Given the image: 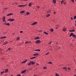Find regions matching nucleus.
I'll return each instance as SVG.
<instances>
[{"label": "nucleus", "mask_w": 76, "mask_h": 76, "mask_svg": "<svg viewBox=\"0 0 76 76\" xmlns=\"http://www.w3.org/2000/svg\"><path fill=\"white\" fill-rule=\"evenodd\" d=\"M41 42V41L40 40H37L36 41V44H39Z\"/></svg>", "instance_id": "nucleus-1"}, {"label": "nucleus", "mask_w": 76, "mask_h": 76, "mask_svg": "<svg viewBox=\"0 0 76 76\" xmlns=\"http://www.w3.org/2000/svg\"><path fill=\"white\" fill-rule=\"evenodd\" d=\"M37 23H38L37 22L34 23L33 24H32V26H34V25H35Z\"/></svg>", "instance_id": "nucleus-2"}, {"label": "nucleus", "mask_w": 76, "mask_h": 76, "mask_svg": "<svg viewBox=\"0 0 76 76\" xmlns=\"http://www.w3.org/2000/svg\"><path fill=\"white\" fill-rule=\"evenodd\" d=\"M25 12V11L24 10L21 11L20 12V14H22V13H23Z\"/></svg>", "instance_id": "nucleus-3"}, {"label": "nucleus", "mask_w": 76, "mask_h": 76, "mask_svg": "<svg viewBox=\"0 0 76 76\" xmlns=\"http://www.w3.org/2000/svg\"><path fill=\"white\" fill-rule=\"evenodd\" d=\"M13 14L12 13H10V14H8L7 15V16H10V15H12Z\"/></svg>", "instance_id": "nucleus-4"}, {"label": "nucleus", "mask_w": 76, "mask_h": 76, "mask_svg": "<svg viewBox=\"0 0 76 76\" xmlns=\"http://www.w3.org/2000/svg\"><path fill=\"white\" fill-rule=\"evenodd\" d=\"M26 69H25V70L22 71V72H21V73H25V72H26Z\"/></svg>", "instance_id": "nucleus-5"}, {"label": "nucleus", "mask_w": 76, "mask_h": 76, "mask_svg": "<svg viewBox=\"0 0 76 76\" xmlns=\"http://www.w3.org/2000/svg\"><path fill=\"white\" fill-rule=\"evenodd\" d=\"M38 55H39V54H38L35 53L33 55V56H38Z\"/></svg>", "instance_id": "nucleus-6"}, {"label": "nucleus", "mask_w": 76, "mask_h": 76, "mask_svg": "<svg viewBox=\"0 0 76 76\" xmlns=\"http://www.w3.org/2000/svg\"><path fill=\"white\" fill-rule=\"evenodd\" d=\"M32 5V3L31 2H30V3L28 4V6L29 7H30V6H31Z\"/></svg>", "instance_id": "nucleus-7"}, {"label": "nucleus", "mask_w": 76, "mask_h": 76, "mask_svg": "<svg viewBox=\"0 0 76 76\" xmlns=\"http://www.w3.org/2000/svg\"><path fill=\"white\" fill-rule=\"evenodd\" d=\"M6 38V37L4 36V37H1V39H4V38Z\"/></svg>", "instance_id": "nucleus-8"}, {"label": "nucleus", "mask_w": 76, "mask_h": 76, "mask_svg": "<svg viewBox=\"0 0 76 76\" xmlns=\"http://www.w3.org/2000/svg\"><path fill=\"white\" fill-rule=\"evenodd\" d=\"M53 2L54 4H55L56 3V0H53Z\"/></svg>", "instance_id": "nucleus-9"}, {"label": "nucleus", "mask_w": 76, "mask_h": 76, "mask_svg": "<svg viewBox=\"0 0 76 76\" xmlns=\"http://www.w3.org/2000/svg\"><path fill=\"white\" fill-rule=\"evenodd\" d=\"M8 69H5V73H7L8 72Z\"/></svg>", "instance_id": "nucleus-10"}, {"label": "nucleus", "mask_w": 76, "mask_h": 76, "mask_svg": "<svg viewBox=\"0 0 76 76\" xmlns=\"http://www.w3.org/2000/svg\"><path fill=\"white\" fill-rule=\"evenodd\" d=\"M34 51H40V50L37 49V50H34Z\"/></svg>", "instance_id": "nucleus-11"}, {"label": "nucleus", "mask_w": 76, "mask_h": 76, "mask_svg": "<svg viewBox=\"0 0 76 76\" xmlns=\"http://www.w3.org/2000/svg\"><path fill=\"white\" fill-rule=\"evenodd\" d=\"M35 39H39V37H37L35 38Z\"/></svg>", "instance_id": "nucleus-12"}, {"label": "nucleus", "mask_w": 76, "mask_h": 76, "mask_svg": "<svg viewBox=\"0 0 76 76\" xmlns=\"http://www.w3.org/2000/svg\"><path fill=\"white\" fill-rule=\"evenodd\" d=\"M73 32L71 33L70 35V37H72V36H73Z\"/></svg>", "instance_id": "nucleus-13"}, {"label": "nucleus", "mask_w": 76, "mask_h": 76, "mask_svg": "<svg viewBox=\"0 0 76 76\" xmlns=\"http://www.w3.org/2000/svg\"><path fill=\"white\" fill-rule=\"evenodd\" d=\"M50 31L51 32H53V31H54V29H53V28H51L50 29Z\"/></svg>", "instance_id": "nucleus-14"}, {"label": "nucleus", "mask_w": 76, "mask_h": 76, "mask_svg": "<svg viewBox=\"0 0 76 76\" xmlns=\"http://www.w3.org/2000/svg\"><path fill=\"white\" fill-rule=\"evenodd\" d=\"M66 30V29L65 28H64L63 29V31H65Z\"/></svg>", "instance_id": "nucleus-15"}, {"label": "nucleus", "mask_w": 76, "mask_h": 76, "mask_svg": "<svg viewBox=\"0 0 76 76\" xmlns=\"http://www.w3.org/2000/svg\"><path fill=\"white\" fill-rule=\"evenodd\" d=\"M31 64H35V62H32L31 61Z\"/></svg>", "instance_id": "nucleus-16"}, {"label": "nucleus", "mask_w": 76, "mask_h": 76, "mask_svg": "<svg viewBox=\"0 0 76 76\" xmlns=\"http://www.w3.org/2000/svg\"><path fill=\"white\" fill-rule=\"evenodd\" d=\"M4 71L1 72V75H3V73H4Z\"/></svg>", "instance_id": "nucleus-17"}, {"label": "nucleus", "mask_w": 76, "mask_h": 76, "mask_svg": "<svg viewBox=\"0 0 76 76\" xmlns=\"http://www.w3.org/2000/svg\"><path fill=\"white\" fill-rule=\"evenodd\" d=\"M31 62H32V61H31V62H30L28 64V66H30L31 64Z\"/></svg>", "instance_id": "nucleus-18"}, {"label": "nucleus", "mask_w": 76, "mask_h": 76, "mask_svg": "<svg viewBox=\"0 0 76 76\" xmlns=\"http://www.w3.org/2000/svg\"><path fill=\"white\" fill-rule=\"evenodd\" d=\"M36 58V57L34 56V57L31 58H30V59H34V58Z\"/></svg>", "instance_id": "nucleus-19"}, {"label": "nucleus", "mask_w": 76, "mask_h": 76, "mask_svg": "<svg viewBox=\"0 0 76 76\" xmlns=\"http://www.w3.org/2000/svg\"><path fill=\"white\" fill-rule=\"evenodd\" d=\"M10 25V24L9 23H6V25H7V26H9Z\"/></svg>", "instance_id": "nucleus-20"}, {"label": "nucleus", "mask_w": 76, "mask_h": 76, "mask_svg": "<svg viewBox=\"0 0 76 76\" xmlns=\"http://www.w3.org/2000/svg\"><path fill=\"white\" fill-rule=\"evenodd\" d=\"M50 14H48V15H47L46 16L47 18H48V17H49V16H50Z\"/></svg>", "instance_id": "nucleus-21"}, {"label": "nucleus", "mask_w": 76, "mask_h": 76, "mask_svg": "<svg viewBox=\"0 0 76 76\" xmlns=\"http://www.w3.org/2000/svg\"><path fill=\"white\" fill-rule=\"evenodd\" d=\"M26 15H29V12H27V13H26Z\"/></svg>", "instance_id": "nucleus-22"}, {"label": "nucleus", "mask_w": 76, "mask_h": 76, "mask_svg": "<svg viewBox=\"0 0 76 76\" xmlns=\"http://www.w3.org/2000/svg\"><path fill=\"white\" fill-rule=\"evenodd\" d=\"M75 30H70L69 31V32H75Z\"/></svg>", "instance_id": "nucleus-23"}, {"label": "nucleus", "mask_w": 76, "mask_h": 76, "mask_svg": "<svg viewBox=\"0 0 76 76\" xmlns=\"http://www.w3.org/2000/svg\"><path fill=\"white\" fill-rule=\"evenodd\" d=\"M23 5H18V7H23Z\"/></svg>", "instance_id": "nucleus-24"}, {"label": "nucleus", "mask_w": 76, "mask_h": 76, "mask_svg": "<svg viewBox=\"0 0 76 76\" xmlns=\"http://www.w3.org/2000/svg\"><path fill=\"white\" fill-rule=\"evenodd\" d=\"M56 27H56V29H58V25H56Z\"/></svg>", "instance_id": "nucleus-25"}, {"label": "nucleus", "mask_w": 76, "mask_h": 76, "mask_svg": "<svg viewBox=\"0 0 76 76\" xmlns=\"http://www.w3.org/2000/svg\"><path fill=\"white\" fill-rule=\"evenodd\" d=\"M19 39H20V38L19 37H17V41H18V40H19Z\"/></svg>", "instance_id": "nucleus-26"}, {"label": "nucleus", "mask_w": 76, "mask_h": 76, "mask_svg": "<svg viewBox=\"0 0 76 76\" xmlns=\"http://www.w3.org/2000/svg\"><path fill=\"white\" fill-rule=\"evenodd\" d=\"M10 21H14V19H10Z\"/></svg>", "instance_id": "nucleus-27"}, {"label": "nucleus", "mask_w": 76, "mask_h": 76, "mask_svg": "<svg viewBox=\"0 0 76 76\" xmlns=\"http://www.w3.org/2000/svg\"><path fill=\"white\" fill-rule=\"evenodd\" d=\"M72 37H76V36L75 34H73L72 35Z\"/></svg>", "instance_id": "nucleus-28"}, {"label": "nucleus", "mask_w": 76, "mask_h": 76, "mask_svg": "<svg viewBox=\"0 0 76 76\" xmlns=\"http://www.w3.org/2000/svg\"><path fill=\"white\" fill-rule=\"evenodd\" d=\"M63 69H67V67H64L63 68Z\"/></svg>", "instance_id": "nucleus-29"}, {"label": "nucleus", "mask_w": 76, "mask_h": 76, "mask_svg": "<svg viewBox=\"0 0 76 76\" xmlns=\"http://www.w3.org/2000/svg\"><path fill=\"white\" fill-rule=\"evenodd\" d=\"M56 76H59V75H58V74L56 73Z\"/></svg>", "instance_id": "nucleus-30"}, {"label": "nucleus", "mask_w": 76, "mask_h": 76, "mask_svg": "<svg viewBox=\"0 0 76 76\" xmlns=\"http://www.w3.org/2000/svg\"><path fill=\"white\" fill-rule=\"evenodd\" d=\"M64 1L63 0H62L61 2V4H62V3H63V2H64Z\"/></svg>", "instance_id": "nucleus-31"}, {"label": "nucleus", "mask_w": 76, "mask_h": 76, "mask_svg": "<svg viewBox=\"0 0 76 76\" xmlns=\"http://www.w3.org/2000/svg\"><path fill=\"white\" fill-rule=\"evenodd\" d=\"M52 42H52V41H51V42H50L49 43V44H50V45H51V44H52Z\"/></svg>", "instance_id": "nucleus-32"}, {"label": "nucleus", "mask_w": 76, "mask_h": 76, "mask_svg": "<svg viewBox=\"0 0 76 76\" xmlns=\"http://www.w3.org/2000/svg\"><path fill=\"white\" fill-rule=\"evenodd\" d=\"M8 43V42H5L4 43V45H6V44H7Z\"/></svg>", "instance_id": "nucleus-33"}, {"label": "nucleus", "mask_w": 76, "mask_h": 76, "mask_svg": "<svg viewBox=\"0 0 76 76\" xmlns=\"http://www.w3.org/2000/svg\"><path fill=\"white\" fill-rule=\"evenodd\" d=\"M48 63L49 64H52V63H52V62H49Z\"/></svg>", "instance_id": "nucleus-34"}, {"label": "nucleus", "mask_w": 76, "mask_h": 76, "mask_svg": "<svg viewBox=\"0 0 76 76\" xmlns=\"http://www.w3.org/2000/svg\"><path fill=\"white\" fill-rule=\"evenodd\" d=\"M44 33L45 34H46V35H48V33H47L46 32H44Z\"/></svg>", "instance_id": "nucleus-35"}, {"label": "nucleus", "mask_w": 76, "mask_h": 76, "mask_svg": "<svg viewBox=\"0 0 76 76\" xmlns=\"http://www.w3.org/2000/svg\"><path fill=\"white\" fill-rule=\"evenodd\" d=\"M17 76H21L20 74H18Z\"/></svg>", "instance_id": "nucleus-36"}, {"label": "nucleus", "mask_w": 76, "mask_h": 76, "mask_svg": "<svg viewBox=\"0 0 76 76\" xmlns=\"http://www.w3.org/2000/svg\"><path fill=\"white\" fill-rule=\"evenodd\" d=\"M74 19H76V15L74 17Z\"/></svg>", "instance_id": "nucleus-37"}, {"label": "nucleus", "mask_w": 76, "mask_h": 76, "mask_svg": "<svg viewBox=\"0 0 76 76\" xmlns=\"http://www.w3.org/2000/svg\"><path fill=\"white\" fill-rule=\"evenodd\" d=\"M68 70H70L71 69L69 67H68Z\"/></svg>", "instance_id": "nucleus-38"}, {"label": "nucleus", "mask_w": 76, "mask_h": 76, "mask_svg": "<svg viewBox=\"0 0 76 76\" xmlns=\"http://www.w3.org/2000/svg\"><path fill=\"white\" fill-rule=\"evenodd\" d=\"M50 12H51V10H50L47 12V13H50Z\"/></svg>", "instance_id": "nucleus-39"}, {"label": "nucleus", "mask_w": 76, "mask_h": 76, "mask_svg": "<svg viewBox=\"0 0 76 76\" xmlns=\"http://www.w3.org/2000/svg\"><path fill=\"white\" fill-rule=\"evenodd\" d=\"M26 44H28V41H26L25 42Z\"/></svg>", "instance_id": "nucleus-40"}, {"label": "nucleus", "mask_w": 76, "mask_h": 76, "mask_svg": "<svg viewBox=\"0 0 76 76\" xmlns=\"http://www.w3.org/2000/svg\"><path fill=\"white\" fill-rule=\"evenodd\" d=\"M37 8H38V9H39V8H40V7H39V6H37Z\"/></svg>", "instance_id": "nucleus-41"}, {"label": "nucleus", "mask_w": 76, "mask_h": 76, "mask_svg": "<svg viewBox=\"0 0 76 76\" xmlns=\"http://www.w3.org/2000/svg\"><path fill=\"white\" fill-rule=\"evenodd\" d=\"M24 63H25L26 61H27V60H26L24 61Z\"/></svg>", "instance_id": "nucleus-42"}, {"label": "nucleus", "mask_w": 76, "mask_h": 76, "mask_svg": "<svg viewBox=\"0 0 76 76\" xmlns=\"http://www.w3.org/2000/svg\"><path fill=\"white\" fill-rule=\"evenodd\" d=\"M71 1H72V2H73V3L75 2V1H74V0H71Z\"/></svg>", "instance_id": "nucleus-43"}, {"label": "nucleus", "mask_w": 76, "mask_h": 76, "mask_svg": "<svg viewBox=\"0 0 76 76\" xmlns=\"http://www.w3.org/2000/svg\"><path fill=\"white\" fill-rule=\"evenodd\" d=\"M71 19L72 20H73V18L72 17H71Z\"/></svg>", "instance_id": "nucleus-44"}, {"label": "nucleus", "mask_w": 76, "mask_h": 76, "mask_svg": "<svg viewBox=\"0 0 76 76\" xmlns=\"http://www.w3.org/2000/svg\"><path fill=\"white\" fill-rule=\"evenodd\" d=\"M3 20H4L5 19V17H3Z\"/></svg>", "instance_id": "nucleus-45"}, {"label": "nucleus", "mask_w": 76, "mask_h": 76, "mask_svg": "<svg viewBox=\"0 0 76 76\" xmlns=\"http://www.w3.org/2000/svg\"><path fill=\"white\" fill-rule=\"evenodd\" d=\"M8 21H10V19H8Z\"/></svg>", "instance_id": "nucleus-46"}, {"label": "nucleus", "mask_w": 76, "mask_h": 76, "mask_svg": "<svg viewBox=\"0 0 76 76\" xmlns=\"http://www.w3.org/2000/svg\"><path fill=\"white\" fill-rule=\"evenodd\" d=\"M43 69H46V67H43Z\"/></svg>", "instance_id": "nucleus-47"}, {"label": "nucleus", "mask_w": 76, "mask_h": 76, "mask_svg": "<svg viewBox=\"0 0 76 76\" xmlns=\"http://www.w3.org/2000/svg\"><path fill=\"white\" fill-rule=\"evenodd\" d=\"M20 33H22V32H23V31H20Z\"/></svg>", "instance_id": "nucleus-48"}, {"label": "nucleus", "mask_w": 76, "mask_h": 76, "mask_svg": "<svg viewBox=\"0 0 76 76\" xmlns=\"http://www.w3.org/2000/svg\"><path fill=\"white\" fill-rule=\"evenodd\" d=\"M49 54V53H47L46 54V55H47Z\"/></svg>", "instance_id": "nucleus-49"}, {"label": "nucleus", "mask_w": 76, "mask_h": 76, "mask_svg": "<svg viewBox=\"0 0 76 76\" xmlns=\"http://www.w3.org/2000/svg\"><path fill=\"white\" fill-rule=\"evenodd\" d=\"M33 70H37V69L35 68Z\"/></svg>", "instance_id": "nucleus-50"}, {"label": "nucleus", "mask_w": 76, "mask_h": 76, "mask_svg": "<svg viewBox=\"0 0 76 76\" xmlns=\"http://www.w3.org/2000/svg\"><path fill=\"white\" fill-rule=\"evenodd\" d=\"M53 13H54V14L55 15V14H56V12H53Z\"/></svg>", "instance_id": "nucleus-51"}, {"label": "nucleus", "mask_w": 76, "mask_h": 76, "mask_svg": "<svg viewBox=\"0 0 76 76\" xmlns=\"http://www.w3.org/2000/svg\"><path fill=\"white\" fill-rule=\"evenodd\" d=\"M8 50H9V51H10V48H9L8 49Z\"/></svg>", "instance_id": "nucleus-52"}, {"label": "nucleus", "mask_w": 76, "mask_h": 76, "mask_svg": "<svg viewBox=\"0 0 76 76\" xmlns=\"http://www.w3.org/2000/svg\"><path fill=\"white\" fill-rule=\"evenodd\" d=\"M31 42H28V44H29V43H31Z\"/></svg>", "instance_id": "nucleus-53"}, {"label": "nucleus", "mask_w": 76, "mask_h": 76, "mask_svg": "<svg viewBox=\"0 0 76 76\" xmlns=\"http://www.w3.org/2000/svg\"><path fill=\"white\" fill-rule=\"evenodd\" d=\"M22 63L23 64V63H25V62H24V61H23V62H22Z\"/></svg>", "instance_id": "nucleus-54"}, {"label": "nucleus", "mask_w": 76, "mask_h": 76, "mask_svg": "<svg viewBox=\"0 0 76 76\" xmlns=\"http://www.w3.org/2000/svg\"><path fill=\"white\" fill-rule=\"evenodd\" d=\"M26 5H23V7L25 6H26Z\"/></svg>", "instance_id": "nucleus-55"}, {"label": "nucleus", "mask_w": 76, "mask_h": 76, "mask_svg": "<svg viewBox=\"0 0 76 76\" xmlns=\"http://www.w3.org/2000/svg\"><path fill=\"white\" fill-rule=\"evenodd\" d=\"M3 22H4V21H5V19L3 20Z\"/></svg>", "instance_id": "nucleus-56"}, {"label": "nucleus", "mask_w": 76, "mask_h": 76, "mask_svg": "<svg viewBox=\"0 0 76 76\" xmlns=\"http://www.w3.org/2000/svg\"><path fill=\"white\" fill-rule=\"evenodd\" d=\"M64 4H66V3H64Z\"/></svg>", "instance_id": "nucleus-57"}, {"label": "nucleus", "mask_w": 76, "mask_h": 76, "mask_svg": "<svg viewBox=\"0 0 76 76\" xmlns=\"http://www.w3.org/2000/svg\"><path fill=\"white\" fill-rule=\"evenodd\" d=\"M4 25H6V23H4Z\"/></svg>", "instance_id": "nucleus-58"}, {"label": "nucleus", "mask_w": 76, "mask_h": 76, "mask_svg": "<svg viewBox=\"0 0 76 76\" xmlns=\"http://www.w3.org/2000/svg\"><path fill=\"white\" fill-rule=\"evenodd\" d=\"M74 76H76V75H74Z\"/></svg>", "instance_id": "nucleus-59"}, {"label": "nucleus", "mask_w": 76, "mask_h": 76, "mask_svg": "<svg viewBox=\"0 0 76 76\" xmlns=\"http://www.w3.org/2000/svg\"><path fill=\"white\" fill-rule=\"evenodd\" d=\"M25 0V1H28V0Z\"/></svg>", "instance_id": "nucleus-60"}, {"label": "nucleus", "mask_w": 76, "mask_h": 76, "mask_svg": "<svg viewBox=\"0 0 76 76\" xmlns=\"http://www.w3.org/2000/svg\"><path fill=\"white\" fill-rule=\"evenodd\" d=\"M33 76H37V75H34Z\"/></svg>", "instance_id": "nucleus-61"}, {"label": "nucleus", "mask_w": 76, "mask_h": 76, "mask_svg": "<svg viewBox=\"0 0 76 76\" xmlns=\"http://www.w3.org/2000/svg\"><path fill=\"white\" fill-rule=\"evenodd\" d=\"M75 26H76V23H75Z\"/></svg>", "instance_id": "nucleus-62"}, {"label": "nucleus", "mask_w": 76, "mask_h": 76, "mask_svg": "<svg viewBox=\"0 0 76 76\" xmlns=\"http://www.w3.org/2000/svg\"><path fill=\"white\" fill-rule=\"evenodd\" d=\"M5 23H6V22L5 21Z\"/></svg>", "instance_id": "nucleus-63"}, {"label": "nucleus", "mask_w": 76, "mask_h": 76, "mask_svg": "<svg viewBox=\"0 0 76 76\" xmlns=\"http://www.w3.org/2000/svg\"><path fill=\"white\" fill-rule=\"evenodd\" d=\"M75 22H76V20L75 21Z\"/></svg>", "instance_id": "nucleus-64"}]
</instances>
